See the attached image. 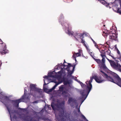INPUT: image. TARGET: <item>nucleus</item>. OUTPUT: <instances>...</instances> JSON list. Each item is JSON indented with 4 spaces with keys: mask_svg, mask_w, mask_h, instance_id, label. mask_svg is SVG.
<instances>
[{
    "mask_svg": "<svg viewBox=\"0 0 121 121\" xmlns=\"http://www.w3.org/2000/svg\"><path fill=\"white\" fill-rule=\"evenodd\" d=\"M71 67V65L70 64H68L64 62V64L61 63L58 65L57 66H56L55 69L57 68L58 69L61 68V70L58 73H55V75L54 76L53 75V74L55 73L54 72H51V74H49L48 76H45L43 78H46V80H49V78L51 77L52 78H55V79H57L59 82H57L54 80L51 81V82H54L56 83V84L53 87V88L50 90V91H51L52 90L54 89L57 86L62 82H60V79L61 78V75L65 73H68V75H71L73 73L74 69V68L73 67L72 71H70V68Z\"/></svg>",
    "mask_w": 121,
    "mask_h": 121,
    "instance_id": "obj_1",
    "label": "nucleus"
},
{
    "mask_svg": "<svg viewBox=\"0 0 121 121\" xmlns=\"http://www.w3.org/2000/svg\"><path fill=\"white\" fill-rule=\"evenodd\" d=\"M101 74L103 76L105 77L109 81L116 83L119 86L121 87V79L119 76L117 74H115V77H116L117 81H114L113 79L110 77L108 76L107 74L102 70L100 71Z\"/></svg>",
    "mask_w": 121,
    "mask_h": 121,
    "instance_id": "obj_2",
    "label": "nucleus"
},
{
    "mask_svg": "<svg viewBox=\"0 0 121 121\" xmlns=\"http://www.w3.org/2000/svg\"><path fill=\"white\" fill-rule=\"evenodd\" d=\"M5 43L0 39V52L1 54L4 55L7 53L8 50Z\"/></svg>",
    "mask_w": 121,
    "mask_h": 121,
    "instance_id": "obj_3",
    "label": "nucleus"
},
{
    "mask_svg": "<svg viewBox=\"0 0 121 121\" xmlns=\"http://www.w3.org/2000/svg\"><path fill=\"white\" fill-rule=\"evenodd\" d=\"M0 101L4 104L8 110V97L5 94L0 93Z\"/></svg>",
    "mask_w": 121,
    "mask_h": 121,
    "instance_id": "obj_4",
    "label": "nucleus"
},
{
    "mask_svg": "<svg viewBox=\"0 0 121 121\" xmlns=\"http://www.w3.org/2000/svg\"><path fill=\"white\" fill-rule=\"evenodd\" d=\"M110 65L114 69L121 72V66L120 64L114 61H111Z\"/></svg>",
    "mask_w": 121,
    "mask_h": 121,
    "instance_id": "obj_5",
    "label": "nucleus"
},
{
    "mask_svg": "<svg viewBox=\"0 0 121 121\" xmlns=\"http://www.w3.org/2000/svg\"><path fill=\"white\" fill-rule=\"evenodd\" d=\"M64 86L62 85L59 87V90L60 91H63L62 92V94L63 95L65 96H67V95H68L67 91H65L66 90Z\"/></svg>",
    "mask_w": 121,
    "mask_h": 121,
    "instance_id": "obj_6",
    "label": "nucleus"
},
{
    "mask_svg": "<svg viewBox=\"0 0 121 121\" xmlns=\"http://www.w3.org/2000/svg\"><path fill=\"white\" fill-rule=\"evenodd\" d=\"M93 78H91L90 81L88 82L87 81L86 82V84L87 88L88 90H89L88 93H89L92 87V85L91 83L92 81Z\"/></svg>",
    "mask_w": 121,
    "mask_h": 121,
    "instance_id": "obj_7",
    "label": "nucleus"
},
{
    "mask_svg": "<svg viewBox=\"0 0 121 121\" xmlns=\"http://www.w3.org/2000/svg\"><path fill=\"white\" fill-rule=\"evenodd\" d=\"M26 91L25 90L24 91V93L23 96L22 97V98L21 99H19L15 101V102L16 104H17V106H18V104L19 103L21 102L22 101H23V99H24L25 100L26 99L25 97L26 95Z\"/></svg>",
    "mask_w": 121,
    "mask_h": 121,
    "instance_id": "obj_8",
    "label": "nucleus"
},
{
    "mask_svg": "<svg viewBox=\"0 0 121 121\" xmlns=\"http://www.w3.org/2000/svg\"><path fill=\"white\" fill-rule=\"evenodd\" d=\"M93 78L96 82L98 83L102 82L104 81V80L102 79L101 78L98 77L97 76H95L93 77Z\"/></svg>",
    "mask_w": 121,
    "mask_h": 121,
    "instance_id": "obj_9",
    "label": "nucleus"
},
{
    "mask_svg": "<svg viewBox=\"0 0 121 121\" xmlns=\"http://www.w3.org/2000/svg\"><path fill=\"white\" fill-rule=\"evenodd\" d=\"M30 87L31 88V92L32 91H33L34 92L36 91L40 92L41 91V90H40L36 88L35 87V85L34 84H30Z\"/></svg>",
    "mask_w": 121,
    "mask_h": 121,
    "instance_id": "obj_10",
    "label": "nucleus"
},
{
    "mask_svg": "<svg viewBox=\"0 0 121 121\" xmlns=\"http://www.w3.org/2000/svg\"><path fill=\"white\" fill-rule=\"evenodd\" d=\"M117 36L114 33L112 35L110 36L109 38L110 39H114L115 40H117Z\"/></svg>",
    "mask_w": 121,
    "mask_h": 121,
    "instance_id": "obj_11",
    "label": "nucleus"
},
{
    "mask_svg": "<svg viewBox=\"0 0 121 121\" xmlns=\"http://www.w3.org/2000/svg\"><path fill=\"white\" fill-rule=\"evenodd\" d=\"M88 91H89V90H88L87 89V88H86V91H83L81 93L82 95H83V97H84V96L85 95H86V93H88V94H87V95H86V98H85V99H86V97H87L88 94L89 93H88Z\"/></svg>",
    "mask_w": 121,
    "mask_h": 121,
    "instance_id": "obj_12",
    "label": "nucleus"
},
{
    "mask_svg": "<svg viewBox=\"0 0 121 121\" xmlns=\"http://www.w3.org/2000/svg\"><path fill=\"white\" fill-rule=\"evenodd\" d=\"M88 91H89V90H88L87 89V88H86V91H83L81 93L82 95H83V97H84V96L85 95H86V93H88V94H87V95H86V98H85V99H86V97H87L88 94L89 93H88Z\"/></svg>",
    "mask_w": 121,
    "mask_h": 121,
    "instance_id": "obj_13",
    "label": "nucleus"
},
{
    "mask_svg": "<svg viewBox=\"0 0 121 121\" xmlns=\"http://www.w3.org/2000/svg\"><path fill=\"white\" fill-rule=\"evenodd\" d=\"M88 91H89V90H88L87 89V88H86V91H83L81 93L82 95H83V97H84V96L85 95H86V93H88V94H87V95H86V98H85V99H86V97H87L88 94L89 93H88Z\"/></svg>",
    "mask_w": 121,
    "mask_h": 121,
    "instance_id": "obj_14",
    "label": "nucleus"
},
{
    "mask_svg": "<svg viewBox=\"0 0 121 121\" xmlns=\"http://www.w3.org/2000/svg\"><path fill=\"white\" fill-rule=\"evenodd\" d=\"M81 56V55H80V54H79L78 53H75L73 54V57L74 59V60H75V61H76V56L77 57H78L79 56Z\"/></svg>",
    "mask_w": 121,
    "mask_h": 121,
    "instance_id": "obj_15",
    "label": "nucleus"
},
{
    "mask_svg": "<svg viewBox=\"0 0 121 121\" xmlns=\"http://www.w3.org/2000/svg\"><path fill=\"white\" fill-rule=\"evenodd\" d=\"M23 120L26 121H31L32 120L29 117H25L23 118Z\"/></svg>",
    "mask_w": 121,
    "mask_h": 121,
    "instance_id": "obj_16",
    "label": "nucleus"
},
{
    "mask_svg": "<svg viewBox=\"0 0 121 121\" xmlns=\"http://www.w3.org/2000/svg\"><path fill=\"white\" fill-rule=\"evenodd\" d=\"M105 61V58H102V61L103 62L102 65V67H103L104 69H106V67L105 65L104 64V62Z\"/></svg>",
    "mask_w": 121,
    "mask_h": 121,
    "instance_id": "obj_17",
    "label": "nucleus"
},
{
    "mask_svg": "<svg viewBox=\"0 0 121 121\" xmlns=\"http://www.w3.org/2000/svg\"><path fill=\"white\" fill-rule=\"evenodd\" d=\"M87 51L89 53L91 56L92 57H93V52L92 50L89 49H87Z\"/></svg>",
    "mask_w": 121,
    "mask_h": 121,
    "instance_id": "obj_18",
    "label": "nucleus"
},
{
    "mask_svg": "<svg viewBox=\"0 0 121 121\" xmlns=\"http://www.w3.org/2000/svg\"><path fill=\"white\" fill-rule=\"evenodd\" d=\"M73 100L71 98H69L68 100V103L69 104H70L71 103H73Z\"/></svg>",
    "mask_w": 121,
    "mask_h": 121,
    "instance_id": "obj_19",
    "label": "nucleus"
},
{
    "mask_svg": "<svg viewBox=\"0 0 121 121\" xmlns=\"http://www.w3.org/2000/svg\"><path fill=\"white\" fill-rule=\"evenodd\" d=\"M77 36L78 38H80L81 39H83V37L82 36V34H78L77 35Z\"/></svg>",
    "mask_w": 121,
    "mask_h": 121,
    "instance_id": "obj_20",
    "label": "nucleus"
},
{
    "mask_svg": "<svg viewBox=\"0 0 121 121\" xmlns=\"http://www.w3.org/2000/svg\"><path fill=\"white\" fill-rule=\"evenodd\" d=\"M68 33L69 35H73V32L71 31L69 29L68 30Z\"/></svg>",
    "mask_w": 121,
    "mask_h": 121,
    "instance_id": "obj_21",
    "label": "nucleus"
},
{
    "mask_svg": "<svg viewBox=\"0 0 121 121\" xmlns=\"http://www.w3.org/2000/svg\"><path fill=\"white\" fill-rule=\"evenodd\" d=\"M98 0L103 4H105L106 3L105 1L103 0Z\"/></svg>",
    "mask_w": 121,
    "mask_h": 121,
    "instance_id": "obj_22",
    "label": "nucleus"
},
{
    "mask_svg": "<svg viewBox=\"0 0 121 121\" xmlns=\"http://www.w3.org/2000/svg\"><path fill=\"white\" fill-rule=\"evenodd\" d=\"M93 59L98 63L99 64L101 62L100 60L99 59H96L94 57L93 58Z\"/></svg>",
    "mask_w": 121,
    "mask_h": 121,
    "instance_id": "obj_23",
    "label": "nucleus"
},
{
    "mask_svg": "<svg viewBox=\"0 0 121 121\" xmlns=\"http://www.w3.org/2000/svg\"><path fill=\"white\" fill-rule=\"evenodd\" d=\"M78 53L80 54V55L81 56L82 55V51L81 50H79V52Z\"/></svg>",
    "mask_w": 121,
    "mask_h": 121,
    "instance_id": "obj_24",
    "label": "nucleus"
},
{
    "mask_svg": "<svg viewBox=\"0 0 121 121\" xmlns=\"http://www.w3.org/2000/svg\"><path fill=\"white\" fill-rule=\"evenodd\" d=\"M45 80H44V85H43V89H44V90L45 91V90H46V88H44V85H46L47 84H46V83H45ZM48 83H47V84H48Z\"/></svg>",
    "mask_w": 121,
    "mask_h": 121,
    "instance_id": "obj_25",
    "label": "nucleus"
},
{
    "mask_svg": "<svg viewBox=\"0 0 121 121\" xmlns=\"http://www.w3.org/2000/svg\"><path fill=\"white\" fill-rule=\"evenodd\" d=\"M79 82L80 83L81 85V86H82V87H83V86H84V85L82 82H80V81H79Z\"/></svg>",
    "mask_w": 121,
    "mask_h": 121,
    "instance_id": "obj_26",
    "label": "nucleus"
},
{
    "mask_svg": "<svg viewBox=\"0 0 121 121\" xmlns=\"http://www.w3.org/2000/svg\"><path fill=\"white\" fill-rule=\"evenodd\" d=\"M51 106L53 109H54V107L53 105V104H51Z\"/></svg>",
    "mask_w": 121,
    "mask_h": 121,
    "instance_id": "obj_27",
    "label": "nucleus"
},
{
    "mask_svg": "<svg viewBox=\"0 0 121 121\" xmlns=\"http://www.w3.org/2000/svg\"><path fill=\"white\" fill-rule=\"evenodd\" d=\"M101 56L102 58H105V56L104 55H102V54H101Z\"/></svg>",
    "mask_w": 121,
    "mask_h": 121,
    "instance_id": "obj_28",
    "label": "nucleus"
},
{
    "mask_svg": "<svg viewBox=\"0 0 121 121\" xmlns=\"http://www.w3.org/2000/svg\"><path fill=\"white\" fill-rule=\"evenodd\" d=\"M109 61V62L110 63V62L111 61H112V60H109V59H107Z\"/></svg>",
    "mask_w": 121,
    "mask_h": 121,
    "instance_id": "obj_29",
    "label": "nucleus"
},
{
    "mask_svg": "<svg viewBox=\"0 0 121 121\" xmlns=\"http://www.w3.org/2000/svg\"><path fill=\"white\" fill-rule=\"evenodd\" d=\"M95 47L97 48L98 49V46L97 45H96L95 44Z\"/></svg>",
    "mask_w": 121,
    "mask_h": 121,
    "instance_id": "obj_30",
    "label": "nucleus"
},
{
    "mask_svg": "<svg viewBox=\"0 0 121 121\" xmlns=\"http://www.w3.org/2000/svg\"><path fill=\"white\" fill-rule=\"evenodd\" d=\"M83 117H84V119H85V120H86V121H88L86 119V118L84 116H83Z\"/></svg>",
    "mask_w": 121,
    "mask_h": 121,
    "instance_id": "obj_31",
    "label": "nucleus"
},
{
    "mask_svg": "<svg viewBox=\"0 0 121 121\" xmlns=\"http://www.w3.org/2000/svg\"><path fill=\"white\" fill-rule=\"evenodd\" d=\"M106 6L107 7H108V6H109V4H107V5H106Z\"/></svg>",
    "mask_w": 121,
    "mask_h": 121,
    "instance_id": "obj_32",
    "label": "nucleus"
},
{
    "mask_svg": "<svg viewBox=\"0 0 121 121\" xmlns=\"http://www.w3.org/2000/svg\"><path fill=\"white\" fill-rule=\"evenodd\" d=\"M92 41H93V43H94V44H95V41H94L93 40H92Z\"/></svg>",
    "mask_w": 121,
    "mask_h": 121,
    "instance_id": "obj_33",
    "label": "nucleus"
},
{
    "mask_svg": "<svg viewBox=\"0 0 121 121\" xmlns=\"http://www.w3.org/2000/svg\"><path fill=\"white\" fill-rule=\"evenodd\" d=\"M10 117H11V115H10Z\"/></svg>",
    "mask_w": 121,
    "mask_h": 121,
    "instance_id": "obj_34",
    "label": "nucleus"
},
{
    "mask_svg": "<svg viewBox=\"0 0 121 121\" xmlns=\"http://www.w3.org/2000/svg\"><path fill=\"white\" fill-rule=\"evenodd\" d=\"M27 99L28 100V101L29 99Z\"/></svg>",
    "mask_w": 121,
    "mask_h": 121,
    "instance_id": "obj_35",
    "label": "nucleus"
},
{
    "mask_svg": "<svg viewBox=\"0 0 121 121\" xmlns=\"http://www.w3.org/2000/svg\"><path fill=\"white\" fill-rule=\"evenodd\" d=\"M80 111V110H78V111Z\"/></svg>",
    "mask_w": 121,
    "mask_h": 121,
    "instance_id": "obj_36",
    "label": "nucleus"
}]
</instances>
